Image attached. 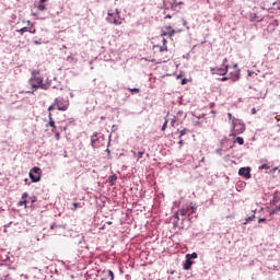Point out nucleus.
<instances>
[{"mask_svg": "<svg viewBox=\"0 0 280 280\" xmlns=\"http://www.w3.org/2000/svg\"><path fill=\"white\" fill-rule=\"evenodd\" d=\"M28 84L30 86H32L33 91H27L26 93L34 94V91H38V89H42L43 91H47V89H49V85L47 83H44V79L43 77H40V70H34L32 72Z\"/></svg>", "mask_w": 280, "mask_h": 280, "instance_id": "1", "label": "nucleus"}, {"mask_svg": "<svg viewBox=\"0 0 280 280\" xmlns=\"http://www.w3.org/2000/svg\"><path fill=\"white\" fill-rule=\"evenodd\" d=\"M69 110V100H65L63 97H57L55 98L54 103L48 107V112L51 113V110Z\"/></svg>", "mask_w": 280, "mask_h": 280, "instance_id": "2", "label": "nucleus"}, {"mask_svg": "<svg viewBox=\"0 0 280 280\" xmlns=\"http://www.w3.org/2000/svg\"><path fill=\"white\" fill-rule=\"evenodd\" d=\"M119 14V9L108 10L106 18L107 23H112L113 25H121V23H124V18H121Z\"/></svg>", "mask_w": 280, "mask_h": 280, "instance_id": "3", "label": "nucleus"}, {"mask_svg": "<svg viewBox=\"0 0 280 280\" xmlns=\"http://www.w3.org/2000/svg\"><path fill=\"white\" fill-rule=\"evenodd\" d=\"M246 126L242 124L240 120L233 118V130L230 137H237V135H242L245 132Z\"/></svg>", "mask_w": 280, "mask_h": 280, "instance_id": "4", "label": "nucleus"}, {"mask_svg": "<svg viewBox=\"0 0 280 280\" xmlns=\"http://www.w3.org/2000/svg\"><path fill=\"white\" fill-rule=\"evenodd\" d=\"M226 62H229V60L225 58L220 68H211L210 71L212 75H226V73H229V65H226Z\"/></svg>", "mask_w": 280, "mask_h": 280, "instance_id": "5", "label": "nucleus"}, {"mask_svg": "<svg viewBox=\"0 0 280 280\" xmlns=\"http://www.w3.org/2000/svg\"><path fill=\"white\" fill-rule=\"evenodd\" d=\"M28 176H30L32 183H40V178H43V173L40 172V167L34 166L30 171Z\"/></svg>", "mask_w": 280, "mask_h": 280, "instance_id": "6", "label": "nucleus"}, {"mask_svg": "<svg viewBox=\"0 0 280 280\" xmlns=\"http://www.w3.org/2000/svg\"><path fill=\"white\" fill-rule=\"evenodd\" d=\"M189 211H191V213H196V208L194 207H186V208H183V209H179L175 215V218H177V220H179L178 215H187V213H189Z\"/></svg>", "mask_w": 280, "mask_h": 280, "instance_id": "7", "label": "nucleus"}, {"mask_svg": "<svg viewBox=\"0 0 280 280\" xmlns=\"http://www.w3.org/2000/svg\"><path fill=\"white\" fill-rule=\"evenodd\" d=\"M48 124L46 125V128H52L51 132H57L58 131V127L56 126V121L54 120V114L49 113L48 114Z\"/></svg>", "mask_w": 280, "mask_h": 280, "instance_id": "8", "label": "nucleus"}, {"mask_svg": "<svg viewBox=\"0 0 280 280\" xmlns=\"http://www.w3.org/2000/svg\"><path fill=\"white\" fill-rule=\"evenodd\" d=\"M238 176H244L246 178V180H248V178H250V167H241L238 170Z\"/></svg>", "mask_w": 280, "mask_h": 280, "instance_id": "9", "label": "nucleus"}, {"mask_svg": "<svg viewBox=\"0 0 280 280\" xmlns=\"http://www.w3.org/2000/svg\"><path fill=\"white\" fill-rule=\"evenodd\" d=\"M176 34V30H172L171 26L166 27V31H162L161 36L162 38H165V36H168V38H172Z\"/></svg>", "mask_w": 280, "mask_h": 280, "instance_id": "10", "label": "nucleus"}, {"mask_svg": "<svg viewBox=\"0 0 280 280\" xmlns=\"http://www.w3.org/2000/svg\"><path fill=\"white\" fill-rule=\"evenodd\" d=\"M191 266H194V261L189 260V258H186V261L184 264V270H190Z\"/></svg>", "mask_w": 280, "mask_h": 280, "instance_id": "11", "label": "nucleus"}, {"mask_svg": "<svg viewBox=\"0 0 280 280\" xmlns=\"http://www.w3.org/2000/svg\"><path fill=\"white\" fill-rule=\"evenodd\" d=\"M98 141V138H97V132H94L91 137V145L92 148H95L96 143Z\"/></svg>", "mask_w": 280, "mask_h": 280, "instance_id": "12", "label": "nucleus"}, {"mask_svg": "<svg viewBox=\"0 0 280 280\" xmlns=\"http://www.w3.org/2000/svg\"><path fill=\"white\" fill-rule=\"evenodd\" d=\"M132 154L133 156L138 158V161H139V159H143L145 151H139L138 153L133 151Z\"/></svg>", "mask_w": 280, "mask_h": 280, "instance_id": "13", "label": "nucleus"}, {"mask_svg": "<svg viewBox=\"0 0 280 280\" xmlns=\"http://www.w3.org/2000/svg\"><path fill=\"white\" fill-rule=\"evenodd\" d=\"M186 259H189L190 261L191 259H198V254L197 253L187 254Z\"/></svg>", "mask_w": 280, "mask_h": 280, "instance_id": "14", "label": "nucleus"}, {"mask_svg": "<svg viewBox=\"0 0 280 280\" xmlns=\"http://www.w3.org/2000/svg\"><path fill=\"white\" fill-rule=\"evenodd\" d=\"M116 182H117V175H112L108 177V183L110 185H115Z\"/></svg>", "mask_w": 280, "mask_h": 280, "instance_id": "15", "label": "nucleus"}, {"mask_svg": "<svg viewBox=\"0 0 280 280\" xmlns=\"http://www.w3.org/2000/svg\"><path fill=\"white\" fill-rule=\"evenodd\" d=\"M187 132H189V129H187V128L180 130L178 139H183V137H185V135H187Z\"/></svg>", "mask_w": 280, "mask_h": 280, "instance_id": "16", "label": "nucleus"}, {"mask_svg": "<svg viewBox=\"0 0 280 280\" xmlns=\"http://www.w3.org/2000/svg\"><path fill=\"white\" fill-rule=\"evenodd\" d=\"M234 143H238V145H244V138L237 137V138L234 140Z\"/></svg>", "mask_w": 280, "mask_h": 280, "instance_id": "17", "label": "nucleus"}, {"mask_svg": "<svg viewBox=\"0 0 280 280\" xmlns=\"http://www.w3.org/2000/svg\"><path fill=\"white\" fill-rule=\"evenodd\" d=\"M177 5H183V2H176V0H173V3L171 4L172 10H176Z\"/></svg>", "mask_w": 280, "mask_h": 280, "instance_id": "18", "label": "nucleus"}, {"mask_svg": "<svg viewBox=\"0 0 280 280\" xmlns=\"http://www.w3.org/2000/svg\"><path fill=\"white\" fill-rule=\"evenodd\" d=\"M37 9L39 10V12H45V10H47V7L45 5V3L39 2Z\"/></svg>", "mask_w": 280, "mask_h": 280, "instance_id": "19", "label": "nucleus"}, {"mask_svg": "<svg viewBox=\"0 0 280 280\" xmlns=\"http://www.w3.org/2000/svg\"><path fill=\"white\" fill-rule=\"evenodd\" d=\"M23 206L27 207V200L22 199L21 201L18 202V207H23Z\"/></svg>", "mask_w": 280, "mask_h": 280, "instance_id": "20", "label": "nucleus"}, {"mask_svg": "<svg viewBox=\"0 0 280 280\" xmlns=\"http://www.w3.org/2000/svg\"><path fill=\"white\" fill-rule=\"evenodd\" d=\"M253 220H255V214H253L252 217L246 218L245 222L243 224H247L248 222H253Z\"/></svg>", "mask_w": 280, "mask_h": 280, "instance_id": "21", "label": "nucleus"}, {"mask_svg": "<svg viewBox=\"0 0 280 280\" xmlns=\"http://www.w3.org/2000/svg\"><path fill=\"white\" fill-rule=\"evenodd\" d=\"M19 34H21V36H23V34H25V32H28L27 27H22L20 30H18Z\"/></svg>", "mask_w": 280, "mask_h": 280, "instance_id": "22", "label": "nucleus"}, {"mask_svg": "<svg viewBox=\"0 0 280 280\" xmlns=\"http://www.w3.org/2000/svg\"><path fill=\"white\" fill-rule=\"evenodd\" d=\"M72 207H73V208H71L72 211H78L80 203L74 202V203H72Z\"/></svg>", "mask_w": 280, "mask_h": 280, "instance_id": "23", "label": "nucleus"}, {"mask_svg": "<svg viewBox=\"0 0 280 280\" xmlns=\"http://www.w3.org/2000/svg\"><path fill=\"white\" fill-rule=\"evenodd\" d=\"M128 91H130V93H141V90L133 88V89H128Z\"/></svg>", "mask_w": 280, "mask_h": 280, "instance_id": "24", "label": "nucleus"}, {"mask_svg": "<svg viewBox=\"0 0 280 280\" xmlns=\"http://www.w3.org/2000/svg\"><path fill=\"white\" fill-rule=\"evenodd\" d=\"M108 277H110V280H115V273L113 272V270H108Z\"/></svg>", "mask_w": 280, "mask_h": 280, "instance_id": "25", "label": "nucleus"}, {"mask_svg": "<svg viewBox=\"0 0 280 280\" xmlns=\"http://www.w3.org/2000/svg\"><path fill=\"white\" fill-rule=\"evenodd\" d=\"M30 34H36V28H34V24L28 30Z\"/></svg>", "mask_w": 280, "mask_h": 280, "instance_id": "26", "label": "nucleus"}, {"mask_svg": "<svg viewBox=\"0 0 280 280\" xmlns=\"http://www.w3.org/2000/svg\"><path fill=\"white\" fill-rule=\"evenodd\" d=\"M166 129H167V120L164 121L161 131L165 132Z\"/></svg>", "mask_w": 280, "mask_h": 280, "instance_id": "27", "label": "nucleus"}, {"mask_svg": "<svg viewBox=\"0 0 280 280\" xmlns=\"http://www.w3.org/2000/svg\"><path fill=\"white\" fill-rule=\"evenodd\" d=\"M258 170H270V166H268L267 164H262L258 167Z\"/></svg>", "mask_w": 280, "mask_h": 280, "instance_id": "28", "label": "nucleus"}, {"mask_svg": "<svg viewBox=\"0 0 280 280\" xmlns=\"http://www.w3.org/2000/svg\"><path fill=\"white\" fill-rule=\"evenodd\" d=\"M56 141H60V131L55 132Z\"/></svg>", "mask_w": 280, "mask_h": 280, "instance_id": "29", "label": "nucleus"}, {"mask_svg": "<svg viewBox=\"0 0 280 280\" xmlns=\"http://www.w3.org/2000/svg\"><path fill=\"white\" fill-rule=\"evenodd\" d=\"M27 198H30V194L27 192L22 194V200H27Z\"/></svg>", "mask_w": 280, "mask_h": 280, "instance_id": "30", "label": "nucleus"}, {"mask_svg": "<svg viewBox=\"0 0 280 280\" xmlns=\"http://www.w3.org/2000/svg\"><path fill=\"white\" fill-rule=\"evenodd\" d=\"M228 117H229L230 121H232V124H233V119H235V117H233V114L228 113Z\"/></svg>", "mask_w": 280, "mask_h": 280, "instance_id": "31", "label": "nucleus"}, {"mask_svg": "<svg viewBox=\"0 0 280 280\" xmlns=\"http://www.w3.org/2000/svg\"><path fill=\"white\" fill-rule=\"evenodd\" d=\"M160 51H167V46H164V45L161 46V47H160Z\"/></svg>", "mask_w": 280, "mask_h": 280, "instance_id": "32", "label": "nucleus"}, {"mask_svg": "<svg viewBox=\"0 0 280 280\" xmlns=\"http://www.w3.org/2000/svg\"><path fill=\"white\" fill-rule=\"evenodd\" d=\"M162 43L164 46H167V39H165V37H163Z\"/></svg>", "mask_w": 280, "mask_h": 280, "instance_id": "33", "label": "nucleus"}, {"mask_svg": "<svg viewBox=\"0 0 280 280\" xmlns=\"http://www.w3.org/2000/svg\"><path fill=\"white\" fill-rule=\"evenodd\" d=\"M226 80H229L228 77H223V78L220 79L221 82H226Z\"/></svg>", "mask_w": 280, "mask_h": 280, "instance_id": "34", "label": "nucleus"}, {"mask_svg": "<svg viewBox=\"0 0 280 280\" xmlns=\"http://www.w3.org/2000/svg\"><path fill=\"white\" fill-rule=\"evenodd\" d=\"M56 228H58V224H56V223H52V224L50 225V229H51V230H54V229H56Z\"/></svg>", "mask_w": 280, "mask_h": 280, "instance_id": "35", "label": "nucleus"}, {"mask_svg": "<svg viewBox=\"0 0 280 280\" xmlns=\"http://www.w3.org/2000/svg\"><path fill=\"white\" fill-rule=\"evenodd\" d=\"M252 115H257V109L256 108L252 109Z\"/></svg>", "mask_w": 280, "mask_h": 280, "instance_id": "36", "label": "nucleus"}, {"mask_svg": "<svg viewBox=\"0 0 280 280\" xmlns=\"http://www.w3.org/2000/svg\"><path fill=\"white\" fill-rule=\"evenodd\" d=\"M178 144L180 145V148H183V145H184V142H183V139H182V138L179 139V142H178Z\"/></svg>", "mask_w": 280, "mask_h": 280, "instance_id": "37", "label": "nucleus"}, {"mask_svg": "<svg viewBox=\"0 0 280 280\" xmlns=\"http://www.w3.org/2000/svg\"><path fill=\"white\" fill-rule=\"evenodd\" d=\"M235 77H236V78H240V70H237V71L235 72Z\"/></svg>", "mask_w": 280, "mask_h": 280, "instance_id": "38", "label": "nucleus"}, {"mask_svg": "<svg viewBox=\"0 0 280 280\" xmlns=\"http://www.w3.org/2000/svg\"><path fill=\"white\" fill-rule=\"evenodd\" d=\"M258 222L261 224V222H266V219H259Z\"/></svg>", "mask_w": 280, "mask_h": 280, "instance_id": "39", "label": "nucleus"}, {"mask_svg": "<svg viewBox=\"0 0 280 280\" xmlns=\"http://www.w3.org/2000/svg\"><path fill=\"white\" fill-rule=\"evenodd\" d=\"M277 121H280V115L276 116Z\"/></svg>", "mask_w": 280, "mask_h": 280, "instance_id": "40", "label": "nucleus"}, {"mask_svg": "<svg viewBox=\"0 0 280 280\" xmlns=\"http://www.w3.org/2000/svg\"><path fill=\"white\" fill-rule=\"evenodd\" d=\"M47 0H39V3H46Z\"/></svg>", "mask_w": 280, "mask_h": 280, "instance_id": "41", "label": "nucleus"}, {"mask_svg": "<svg viewBox=\"0 0 280 280\" xmlns=\"http://www.w3.org/2000/svg\"><path fill=\"white\" fill-rule=\"evenodd\" d=\"M165 19H172V15L167 14L165 15Z\"/></svg>", "mask_w": 280, "mask_h": 280, "instance_id": "42", "label": "nucleus"}, {"mask_svg": "<svg viewBox=\"0 0 280 280\" xmlns=\"http://www.w3.org/2000/svg\"><path fill=\"white\" fill-rule=\"evenodd\" d=\"M277 170H279V167L276 166L275 168H272V172H277Z\"/></svg>", "mask_w": 280, "mask_h": 280, "instance_id": "43", "label": "nucleus"}, {"mask_svg": "<svg viewBox=\"0 0 280 280\" xmlns=\"http://www.w3.org/2000/svg\"><path fill=\"white\" fill-rule=\"evenodd\" d=\"M200 163H205V158H201Z\"/></svg>", "mask_w": 280, "mask_h": 280, "instance_id": "44", "label": "nucleus"}, {"mask_svg": "<svg viewBox=\"0 0 280 280\" xmlns=\"http://www.w3.org/2000/svg\"><path fill=\"white\" fill-rule=\"evenodd\" d=\"M106 152H107L108 154H110V150H109V149H107Z\"/></svg>", "mask_w": 280, "mask_h": 280, "instance_id": "45", "label": "nucleus"}, {"mask_svg": "<svg viewBox=\"0 0 280 280\" xmlns=\"http://www.w3.org/2000/svg\"><path fill=\"white\" fill-rule=\"evenodd\" d=\"M31 23H32L31 21H27V25H31Z\"/></svg>", "mask_w": 280, "mask_h": 280, "instance_id": "46", "label": "nucleus"}, {"mask_svg": "<svg viewBox=\"0 0 280 280\" xmlns=\"http://www.w3.org/2000/svg\"><path fill=\"white\" fill-rule=\"evenodd\" d=\"M168 59H164L163 62H167Z\"/></svg>", "mask_w": 280, "mask_h": 280, "instance_id": "47", "label": "nucleus"}, {"mask_svg": "<svg viewBox=\"0 0 280 280\" xmlns=\"http://www.w3.org/2000/svg\"><path fill=\"white\" fill-rule=\"evenodd\" d=\"M172 126H174V120H172Z\"/></svg>", "mask_w": 280, "mask_h": 280, "instance_id": "48", "label": "nucleus"}, {"mask_svg": "<svg viewBox=\"0 0 280 280\" xmlns=\"http://www.w3.org/2000/svg\"><path fill=\"white\" fill-rule=\"evenodd\" d=\"M182 84H185V81H183Z\"/></svg>", "mask_w": 280, "mask_h": 280, "instance_id": "49", "label": "nucleus"}]
</instances>
